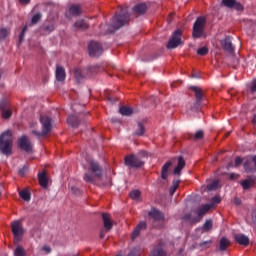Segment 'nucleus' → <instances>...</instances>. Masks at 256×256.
Returning a JSON list of instances; mask_svg holds the SVG:
<instances>
[{"mask_svg":"<svg viewBox=\"0 0 256 256\" xmlns=\"http://www.w3.org/2000/svg\"><path fill=\"white\" fill-rule=\"evenodd\" d=\"M99 71V67L98 66H90L87 69V75L91 76L95 73H97Z\"/></svg>","mask_w":256,"mask_h":256,"instance_id":"40","label":"nucleus"},{"mask_svg":"<svg viewBox=\"0 0 256 256\" xmlns=\"http://www.w3.org/2000/svg\"><path fill=\"white\" fill-rule=\"evenodd\" d=\"M42 28L44 31L50 33L52 31H54L55 25L52 22H48V23H45Z\"/></svg>","mask_w":256,"mask_h":256,"instance_id":"33","label":"nucleus"},{"mask_svg":"<svg viewBox=\"0 0 256 256\" xmlns=\"http://www.w3.org/2000/svg\"><path fill=\"white\" fill-rule=\"evenodd\" d=\"M42 250H43L44 252H46L47 254H50V253H51V248H50V246L45 245V246L42 247Z\"/></svg>","mask_w":256,"mask_h":256,"instance_id":"56","label":"nucleus"},{"mask_svg":"<svg viewBox=\"0 0 256 256\" xmlns=\"http://www.w3.org/2000/svg\"><path fill=\"white\" fill-rule=\"evenodd\" d=\"M67 122L70 127H74V128L78 127L80 124V120L78 119V116H76V115L68 116Z\"/></svg>","mask_w":256,"mask_h":256,"instance_id":"22","label":"nucleus"},{"mask_svg":"<svg viewBox=\"0 0 256 256\" xmlns=\"http://www.w3.org/2000/svg\"><path fill=\"white\" fill-rule=\"evenodd\" d=\"M235 241L242 246L247 247L250 243V239L245 234H235Z\"/></svg>","mask_w":256,"mask_h":256,"instance_id":"15","label":"nucleus"},{"mask_svg":"<svg viewBox=\"0 0 256 256\" xmlns=\"http://www.w3.org/2000/svg\"><path fill=\"white\" fill-rule=\"evenodd\" d=\"M244 169L247 173H254V169L250 167V161L249 160L245 161Z\"/></svg>","mask_w":256,"mask_h":256,"instance_id":"45","label":"nucleus"},{"mask_svg":"<svg viewBox=\"0 0 256 256\" xmlns=\"http://www.w3.org/2000/svg\"><path fill=\"white\" fill-rule=\"evenodd\" d=\"M140 159L147 158V152L146 151H140L137 155Z\"/></svg>","mask_w":256,"mask_h":256,"instance_id":"52","label":"nucleus"},{"mask_svg":"<svg viewBox=\"0 0 256 256\" xmlns=\"http://www.w3.org/2000/svg\"><path fill=\"white\" fill-rule=\"evenodd\" d=\"M141 196V192L139 190H133L130 192V198L132 200H138Z\"/></svg>","mask_w":256,"mask_h":256,"instance_id":"39","label":"nucleus"},{"mask_svg":"<svg viewBox=\"0 0 256 256\" xmlns=\"http://www.w3.org/2000/svg\"><path fill=\"white\" fill-rule=\"evenodd\" d=\"M147 228V224L145 221H141L135 228V230L132 232L131 234V239L132 241H134L139 235H140V232L143 231V230H146Z\"/></svg>","mask_w":256,"mask_h":256,"instance_id":"14","label":"nucleus"},{"mask_svg":"<svg viewBox=\"0 0 256 256\" xmlns=\"http://www.w3.org/2000/svg\"><path fill=\"white\" fill-rule=\"evenodd\" d=\"M172 166V161H168L164 164L161 170V178L166 180L168 178V170Z\"/></svg>","mask_w":256,"mask_h":256,"instance_id":"23","label":"nucleus"},{"mask_svg":"<svg viewBox=\"0 0 256 256\" xmlns=\"http://www.w3.org/2000/svg\"><path fill=\"white\" fill-rule=\"evenodd\" d=\"M222 4L227 8H235L238 11L244 10L243 5L236 0H222Z\"/></svg>","mask_w":256,"mask_h":256,"instance_id":"12","label":"nucleus"},{"mask_svg":"<svg viewBox=\"0 0 256 256\" xmlns=\"http://www.w3.org/2000/svg\"><path fill=\"white\" fill-rule=\"evenodd\" d=\"M127 256H140L139 248H133Z\"/></svg>","mask_w":256,"mask_h":256,"instance_id":"48","label":"nucleus"},{"mask_svg":"<svg viewBox=\"0 0 256 256\" xmlns=\"http://www.w3.org/2000/svg\"><path fill=\"white\" fill-rule=\"evenodd\" d=\"M32 133H33V135H36V137H44L45 135H47V134H43V130H42V132L33 130Z\"/></svg>","mask_w":256,"mask_h":256,"instance_id":"51","label":"nucleus"},{"mask_svg":"<svg viewBox=\"0 0 256 256\" xmlns=\"http://www.w3.org/2000/svg\"><path fill=\"white\" fill-rule=\"evenodd\" d=\"M38 181L43 189H46L48 187V178L45 172L38 173Z\"/></svg>","mask_w":256,"mask_h":256,"instance_id":"19","label":"nucleus"},{"mask_svg":"<svg viewBox=\"0 0 256 256\" xmlns=\"http://www.w3.org/2000/svg\"><path fill=\"white\" fill-rule=\"evenodd\" d=\"M211 210V205L206 204L201 206L200 208L197 209L196 213L198 217H203L205 214H207Z\"/></svg>","mask_w":256,"mask_h":256,"instance_id":"24","label":"nucleus"},{"mask_svg":"<svg viewBox=\"0 0 256 256\" xmlns=\"http://www.w3.org/2000/svg\"><path fill=\"white\" fill-rule=\"evenodd\" d=\"M191 91H194L196 97V105L199 106L204 97L202 89L196 86H191Z\"/></svg>","mask_w":256,"mask_h":256,"instance_id":"17","label":"nucleus"},{"mask_svg":"<svg viewBox=\"0 0 256 256\" xmlns=\"http://www.w3.org/2000/svg\"><path fill=\"white\" fill-rule=\"evenodd\" d=\"M0 151L3 155L9 156L12 151V133L7 130L0 135Z\"/></svg>","mask_w":256,"mask_h":256,"instance_id":"3","label":"nucleus"},{"mask_svg":"<svg viewBox=\"0 0 256 256\" xmlns=\"http://www.w3.org/2000/svg\"><path fill=\"white\" fill-rule=\"evenodd\" d=\"M185 165H186V163H185L183 157L180 156V157L178 158L177 167L174 169V175L180 176L181 171L185 168Z\"/></svg>","mask_w":256,"mask_h":256,"instance_id":"20","label":"nucleus"},{"mask_svg":"<svg viewBox=\"0 0 256 256\" xmlns=\"http://www.w3.org/2000/svg\"><path fill=\"white\" fill-rule=\"evenodd\" d=\"M130 20V14L127 7H120L111 20V32H114L125 26Z\"/></svg>","mask_w":256,"mask_h":256,"instance_id":"1","label":"nucleus"},{"mask_svg":"<svg viewBox=\"0 0 256 256\" xmlns=\"http://www.w3.org/2000/svg\"><path fill=\"white\" fill-rule=\"evenodd\" d=\"M218 186H219V181L215 180L212 183L207 185V189L208 191H214L218 188Z\"/></svg>","mask_w":256,"mask_h":256,"instance_id":"38","label":"nucleus"},{"mask_svg":"<svg viewBox=\"0 0 256 256\" xmlns=\"http://www.w3.org/2000/svg\"><path fill=\"white\" fill-rule=\"evenodd\" d=\"M69 12L72 16H79L81 14V6L80 5H71L69 7Z\"/></svg>","mask_w":256,"mask_h":256,"instance_id":"26","label":"nucleus"},{"mask_svg":"<svg viewBox=\"0 0 256 256\" xmlns=\"http://www.w3.org/2000/svg\"><path fill=\"white\" fill-rule=\"evenodd\" d=\"M40 123L42 125L43 135H48L51 131V118L48 116H41Z\"/></svg>","mask_w":256,"mask_h":256,"instance_id":"10","label":"nucleus"},{"mask_svg":"<svg viewBox=\"0 0 256 256\" xmlns=\"http://www.w3.org/2000/svg\"><path fill=\"white\" fill-rule=\"evenodd\" d=\"M71 191L74 195H80V190L75 186L71 187Z\"/></svg>","mask_w":256,"mask_h":256,"instance_id":"53","label":"nucleus"},{"mask_svg":"<svg viewBox=\"0 0 256 256\" xmlns=\"http://www.w3.org/2000/svg\"><path fill=\"white\" fill-rule=\"evenodd\" d=\"M221 45L223 49L230 54H233L235 51V47L232 44V38L230 36H227L224 40L221 41Z\"/></svg>","mask_w":256,"mask_h":256,"instance_id":"11","label":"nucleus"},{"mask_svg":"<svg viewBox=\"0 0 256 256\" xmlns=\"http://www.w3.org/2000/svg\"><path fill=\"white\" fill-rule=\"evenodd\" d=\"M88 51L91 57H98L103 53V48L98 42L91 41L88 45Z\"/></svg>","mask_w":256,"mask_h":256,"instance_id":"8","label":"nucleus"},{"mask_svg":"<svg viewBox=\"0 0 256 256\" xmlns=\"http://www.w3.org/2000/svg\"><path fill=\"white\" fill-rule=\"evenodd\" d=\"M206 25V18L205 17H198L193 26V37L200 38L204 33V28Z\"/></svg>","mask_w":256,"mask_h":256,"instance_id":"6","label":"nucleus"},{"mask_svg":"<svg viewBox=\"0 0 256 256\" xmlns=\"http://www.w3.org/2000/svg\"><path fill=\"white\" fill-rule=\"evenodd\" d=\"M150 101H151V103H154V105L156 107V98H155V96H151Z\"/></svg>","mask_w":256,"mask_h":256,"instance_id":"62","label":"nucleus"},{"mask_svg":"<svg viewBox=\"0 0 256 256\" xmlns=\"http://www.w3.org/2000/svg\"><path fill=\"white\" fill-rule=\"evenodd\" d=\"M74 26L80 30H86L89 27V25L83 19L76 21Z\"/></svg>","mask_w":256,"mask_h":256,"instance_id":"30","label":"nucleus"},{"mask_svg":"<svg viewBox=\"0 0 256 256\" xmlns=\"http://www.w3.org/2000/svg\"><path fill=\"white\" fill-rule=\"evenodd\" d=\"M252 220H253V223L256 225V209L252 213Z\"/></svg>","mask_w":256,"mask_h":256,"instance_id":"59","label":"nucleus"},{"mask_svg":"<svg viewBox=\"0 0 256 256\" xmlns=\"http://www.w3.org/2000/svg\"><path fill=\"white\" fill-rule=\"evenodd\" d=\"M121 115H125L126 117H129L133 113V109L130 107L122 106L120 108Z\"/></svg>","mask_w":256,"mask_h":256,"instance_id":"32","label":"nucleus"},{"mask_svg":"<svg viewBox=\"0 0 256 256\" xmlns=\"http://www.w3.org/2000/svg\"><path fill=\"white\" fill-rule=\"evenodd\" d=\"M209 52V49L207 47H202V48H199L197 53L201 56H205L206 54H208Z\"/></svg>","mask_w":256,"mask_h":256,"instance_id":"46","label":"nucleus"},{"mask_svg":"<svg viewBox=\"0 0 256 256\" xmlns=\"http://www.w3.org/2000/svg\"><path fill=\"white\" fill-rule=\"evenodd\" d=\"M204 137V132L202 130H199L196 132L195 135H191L189 138L194 139V141H199V139H203Z\"/></svg>","mask_w":256,"mask_h":256,"instance_id":"35","label":"nucleus"},{"mask_svg":"<svg viewBox=\"0 0 256 256\" xmlns=\"http://www.w3.org/2000/svg\"><path fill=\"white\" fill-rule=\"evenodd\" d=\"M11 230L14 236V243L17 245L23 237L24 229L19 220L11 222Z\"/></svg>","mask_w":256,"mask_h":256,"instance_id":"4","label":"nucleus"},{"mask_svg":"<svg viewBox=\"0 0 256 256\" xmlns=\"http://www.w3.org/2000/svg\"><path fill=\"white\" fill-rule=\"evenodd\" d=\"M102 220L104 224V228L106 232H109L113 228V222L111 220V217L108 213H102Z\"/></svg>","mask_w":256,"mask_h":256,"instance_id":"13","label":"nucleus"},{"mask_svg":"<svg viewBox=\"0 0 256 256\" xmlns=\"http://www.w3.org/2000/svg\"><path fill=\"white\" fill-rule=\"evenodd\" d=\"M125 165L130 169H138L144 166V161L139 156L131 154L125 157Z\"/></svg>","mask_w":256,"mask_h":256,"instance_id":"5","label":"nucleus"},{"mask_svg":"<svg viewBox=\"0 0 256 256\" xmlns=\"http://www.w3.org/2000/svg\"><path fill=\"white\" fill-rule=\"evenodd\" d=\"M182 31L180 29L176 30L171 39L169 40L168 44H167V48L168 49H174L176 47H178L179 45L182 44Z\"/></svg>","mask_w":256,"mask_h":256,"instance_id":"7","label":"nucleus"},{"mask_svg":"<svg viewBox=\"0 0 256 256\" xmlns=\"http://www.w3.org/2000/svg\"><path fill=\"white\" fill-rule=\"evenodd\" d=\"M144 133H145V127L141 122H139L138 128L135 131V135H138V137H142V135H144Z\"/></svg>","mask_w":256,"mask_h":256,"instance_id":"34","label":"nucleus"},{"mask_svg":"<svg viewBox=\"0 0 256 256\" xmlns=\"http://www.w3.org/2000/svg\"><path fill=\"white\" fill-rule=\"evenodd\" d=\"M19 197L25 202H30L31 200V195L26 189H23L19 192Z\"/></svg>","mask_w":256,"mask_h":256,"instance_id":"28","label":"nucleus"},{"mask_svg":"<svg viewBox=\"0 0 256 256\" xmlns=\"http://www.w3.org/2000/svg\"><path fill=\"white\" fill-rule=\"evenodd\" d=\"M204 231L209 232L213 228L212 220H207L206 223L203 225Z\"/></svg>","mask_w":256,"mask_h":256,"instance_id":"42","label":"nucleus"},{"mask_svg":"<svg viewBox=\"0 0 256 256\" xmlns=\"http://www.w3.org/2000/svg\"><path fill=\"white\" fill-rule=\"evenodd\" d=\"M180 184L179 180H174L173 185L170 188V195L173 196L176 193V190L178 189Z\"/></svg>","mask_w":256,"mask_h":256,"instance_id":"36","label":"nucleus"},{"mask_svg":"<svg viewBox=\"0 0 256 256\" xmlns=\"http://www.w3.org/2000/svg\"><path fill=\"white\" fill-rule=\"evenodd\" d=\"M24 36H25V33H23V32L21 31V33L19 34V44H21L22 41L24 40Z\"/></svg>","mask_w":256,"mask_h":256,"instance_id":"57","label":"nucleus"},{"mask_svg":"<svg viewBox=\"0 0 256 256\" xmlns=\"http://www.w3.org/2000/svg\"><path fill=\"white\" fill-rule=\"evenodd\" d=\"M105 236H106V231L102 230L100 232V239H104Z\"/></svg>","mask_w":256,"mask_h":256,"instance_id":"61","label":"nucleus"},{"mask_svg":"<svg viewBox=\"0 0 256 256\" xmlns=\"http://www.w3.org/2000/svg\"><path fill=\"white\" fill-rule=\"evenodd\" d=\"M243 159L241 157H236L235 159V167L238 168L242 165Z\"/></svg>","mask_w":256,"mask_h":256,"instance_id":"49","label":"nucleus"},{"mask_svg":"<svg viewBox=\"0 0 256 256\" xmlns=\"http://www.w3.org/2000/svg\"><path fill=\"white\" fill-rule=\"evenodd\" d=\"M151 256H166V252L161 246L154 247Z\"/></svg>","mask_w":256,"mask_h":256,"instance_id":"29","label":"nucleus"},{"mask_svg":"<svg viewBox=\"0 0 256 256\" xmlns=\"http://www.w3.org/2000/svg\"><path fill=\"white\" fill-rule=\"evenodd\" d=\"M25 173H26V168L25 167L19 169V171H18V174H19L20 177H24Z\"/></svg>","mask_w":256,"mask_h":256,"instance_id":"55","label":"nucleus"},{"mask_svg":"<svg viewBox=\"0 0 256 256\" xmlns=\"http://www.w3.org/2000/svg\"><path fill=\"white\" fill-rule=\"evenodd\" d=\"M31 0H19V2L23 5H28Z\"/></svg>","mask_w":256,"mask_h":256,"instance_id":"60","label":"nucleus"},{"mask_svg":"<svg viewBox=\"0 0 256 256\" xmlns=\"http://www.w3.org/2000/svg\"><path fill=\"white\" fill-rule=\"evenodd\" d=\"M212 244V240L204 241L199 243V247L203 249H209Z\"/></svg>","mask_w":256,"mask_h":256,"instance_id":"44","label":"nucleus"},{"mask_svg":"<svg viewBox=\"0 0 256 256\" xmlns=\"http://www.w3.org/2000/svg\"><path fill=\"white\" fill-rule=\"evenodd\" d=\"M253 162H254V165H255V168L253 170H254V172H256V155L253 157Z\"/></svg>","mask_w":256,"mask_h":256,"instance_id":"63","label":"nucleus"},{"mask_svg":"<svg viewBox=\"0 0 256 256\" xmlns=\"http://www.w3.org/2000/svg\"><path fill=\"white\" fill-rule=\"evenodd\" d=\"M55 75L56 79L61 83L66 78L65 69L62 66H57Z\"/></svg>","mask_w":256,"mask_h":256,"instance_id":"18","label":"nucleus"},{"mask_svg":"<svg viewBox=\"0 0 256 256\" xmlns=\"http://www.w3.org/2000/svg\"><path fill=\"white\" fill-rule=\"evenodd\" d=\"M73 72H74V76H75V78H76V80L78 81V83H81V81L84 79V74H85V71H81V69L80 68H75L74 70H73Z\"/></svg>","mask_w":256,"mask_h":256,"instance_id":"27","label":"nucleus"},{"mask_svg":"<svg viewBox=\"0 0 256 256\" xmlns=\"http://www.w3.org/2000/svg\"><path fill=\"white\" fill-rule=\"evenodd\" d=\"M234 204H235L236 206H240V205H241V200H240V198L235 197V199H234Z\"/></svg>","mask_w":256,"mask_h":256,"instance_id":"58","label":"nucleus"},{"mask_svg":"<svg viewBox=\"0 0 256 256\" xmlns=\"http://www.w3.org/2000/svg\"><path fill=\"white\" fill-rule=\"evenodd\" d=\"M14 256H26V252L22 246H17L14 251Z\"/></svg>","mask_w":256,"mask_h":256,"instance_id":"37","label":"nucleus"},{"mask_svg":"<svg viewBox=\"0 0 256 256\" xmlns=\"http://www.w3.org/2000/svg\"><path fill=\"white\" fill-rule=\"evenodd\" d=\"M18 145L22 151H24L26 153L32 152V145H31L30 141L28 140L27 136H22L21 138H19Z\"/></svg>","mask_w":256,"mask_h":256,"instance_id":"9","label":"nucleus"},{"mask_svg":"<svg viewBox=\"0 0 256 256\" xmlns=\"http://www.w3.org/2000/svg\"><path fill=\"white\" fill-rule=\"evenodd\" d=\"M230 245V242L227 238L223 237L220 241V251H226L228 249V246Z\"/></svg>","mask_w":256,"mask_h":256,"instance_id":"31","label":"nucleus"},{"mask_svg":"<svg viewBox=\"0 0 256 256\" xmlns=\"http://www.w3.org/2000/svg\"><path fill=\"white\" fill-rule=\"evenodd\" d=\"M213 204H220L221 198L219 196H215L212 199Z\"/></svg>","mask_w":256,"mask_h":256,"instance_id":"54","label":"nucleus"},{"mask_svg":"<svg viewBox=\"0 0 256 256\" xmlns=\"http://www.w3.org/2000/svg\"><path fill=\"white\" fill-rule=\"evenodd\" d=\"M12 111L9 109L2 108V117L3 119H10Z\"/></svg>","mask_w":256,"mask_h":256,"instance_id":"41","label":"nucleus"},{"mask_svg":"<svg viewBox=\"0 0 256 256\" xmlns=\"http://www.w3.org/2000/svg\"><path fill=\"white\" fill-rule=\"evenodd\" d=\"M149 217L153 218V220L156 221V222L165 220L164 214L161 211L157 210V209H152L149 212Z\"/></svg>","mask_w":256,"mask_h":256,"instance_id":"16","label":"nucleus"},{"mask_svg":"<svg viewBox=\"0 0 256 256\" xmlns=\"http://www.w3.org/2000/svg\"><path fill=\"white\" fill-rule=\"evenodd\" d=\"M255 185V180L254 179H246L243 180L241 183V186L243 187L244 190H249Z\"/></svg>","mask_w":256,"mask_h":256,"instance_id":"25","label":"nucleus"},{"mask_svg":"<svg viewBox=\"0 0 256 256\" xmlns=\"http://www.w3.org/2000/svg\"><path fill=\"white\" fill-rule=\"evenodd\" d=\"M250 92L252 94L256 93V78L253 80L252 85L250 87Z\"/></svg>","mask_w":256,"mask_h":256,"instance_id":"50","label":"nucleus"},{"mask_svg":"<svg viewBox=\"0 0 256 256\" xmlns=\"http://www.w3.org/2000/svg\"><path fill=\"white\" fill-rule=\"evenodd\" d=\"M133 11L137 15H143L147 11V5L145 3H139L134 6Z\"/></svg>","mask_w":256,"mask_h":256,"instance_id":"21","label":"nucleus"},{"mask_svg":"<svg viewBox=\"0 0 256 256\" xmlns=\"http://www.w3.org/2000/svg\"><path fill=\"white\" fill-rule=\"evenodd\" d=\"M103 168L101 165L95 161L92 160L90 162V168L89 171H87L83 177L84 181L89 184H94L95 179H100L102 177Z\"/></svg>","mask_w":256,"mask_h":256,"instance_id":"2","label":"nucleus"},{"mask_svg":"<svg viewBox=\"0 0 256 256\" xmlns=\"http://www.w3.org/2000/svg\"><path fill=\"white\" fill-rule=\"evenodd\" d=\"M252 123H253V125H256V114L254 115V117L252 119Z\"/></svg>","mask_w":256,"mask_h":256,"instance_id":"64","label":"nucleus"},{"mask_svg":"<svg viewBox=\"0 0 256 256\" xmlns=\"http://www.w3.org/2000/svg\"><path fill=\"white\" fill-rule=\"evenodd\" d=\"M42 18V14L39 12L37 14H35L32 19H31V23L34 25V24H37L40 19Z\"/></svg>","mask_w":256,"mask_h":256,"instance_id":"43","label":"nucleus"},{"mask_svg":"<svg viewBox=\"0 0 256 256\" xmlns=\"http://www.w3.org/2000/svg\"><path fill=\"white\" fill-rule=\"evenodd\" d=\"M9 32L6 28H0V38L5 39L8 36Z\"/></svg>","mask_w":256,"mask_h":256,"instance_id":"47","label":"nucleus"}]
</instances>
